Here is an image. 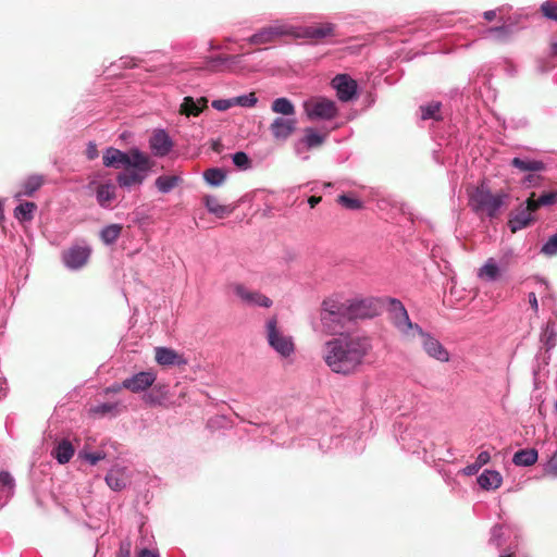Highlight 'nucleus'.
<instances>
[{
  "label": "nucleus",
  "mask_w": 557,
  "mask_h": 557,
  "mask_svg": "<svg viewBox=\"0 0 557 557\" xmlns=\"http://www.w3.org/2000/svg\"><path fill=\"white\" fill-rule=\"evenodd\" d=\"M500 557H513L512 554L502 555Z\"/></svg>",
  "instance_id": "nucleus-62"
},
{
  "label": "nucleus",
  "mask_w": 557,
  "mask_h": 557,
  "mask_svg": "<svg viewBox=\"0 0 557 557\" xmlns=\"http://www.w3.org/2000/svg\"><path fill=\"white\" fill-rule=\"evenodd\" d=\"M89 253L88 248L76 246L65 251L63 259L69 268L78 269L86 264Z\"/></svg>",
  "instance_id": "nucleus-19"
},
{
  "label": "nucleus",
  "mask_w": 557,
  "mask_h": 557,
  "mask_svg": "<svg viewBox=\"0 0 557 557\" xmlns=\"http://www.w3.org/2000/svg\"><path fill=\"white\" fill-rule=\"evenodd\" d=\"M479 276L487 281H495L499 276V269L494 261L490 258L485 264L479 270Z\"/></svg>",
  "instance_id": "nucleus-35"
},
{
  "label": "nucleus",
  "mask_w": 557,
  "mask_h": 557,
  "mask_svg": "<svg viewBox=\"0 0 557 557\" xmlns=\"http://www.w3.org/2000/svg\"><path fill=\"white\" fill-rule=\"evenodd\" d=\"M267 338L269 345L282 357H288L294 352L295 346L290 336L284 335L277 329V318L272 317L267 322Z\"/></svg>",
  "instance_id": "nucleus-5"
},
{
  "label": "nucleus",
  "mask_w": 557,
  "mask_h": 557,
  "mask_svg": "<svg viewBox=\"0 0 557 557\" xmlns=\"http://www.w3.org/2000/svg\"><path fill=\"white\" fill-rule=\"evenodd\" d=\"M37 209V205L35 202L25 201L22 202L14 209V216L20 222H29L34 218V212Z\"/></svg>",
  "instance_id": "nucleus-32"
},
{
  "label": "nucleus",
  "mask_w": 557,
  "mask_h": 557,
  "mask_svg": "<svg viewBox=\"0 0 557 557\" xmlns=\"http://www.w3.org/2000/svg\"><path fill=\"white\" fill-rule=\"evenodd\" d=\"M491 459L488 451H481L473 463V470H479L481 467L486 465Z\"/></svg>",
  "instance_id": "nucleus-48"
},
{
  "label": "nucleus",
  "mask_w": 557,
  "mask_h": 557,
  "mask_svg": "<svg viewBox=\"0 0 557 557\" xmlns=\"http://www.w3.org/2000/svg\"><path fill=\"white\" fill-rule=\"evenodd\" d=\"M322 200L321 196H311L308 199V203L311 208H314Z\"/></svg>",
  "instance_id": "nucleus-54"
},
{
  "label": "nucleus",
  "mask_w": 557,
  "mask_h": 557,
  "mask_svg": "<svg viewBox=\"0 0 557 557\" xmlns=\"http://www.w3.org/2000/svg\"><path fill=\"white\" fill-rule=\"evenodd\" d=\"M234 293L246 305L259 306L264 308H269L272 306V300L269 297L259 292L249 290L242 284L234 285Z\"/></svg>",
  "instance_id": "nucleus-15"
},
{
  "label": "nucleus",
  "mask_w": 557,
  "mask_h": 557,
  "mask_svg": "<svg viewBox=\"0 0 557 557\" xmlns=\"http://www.w3.org/2000/svg\"><path fill=\"white\" fill-rule=\"evenodd\" d=\"M343 309V305L335 300L326 299L323 301L321 322L326 333L338 334L348 329L349 320Z\"/></svg>",
  "instance_id": "nucleus-3"
},
{
  "label": "nucleus",
  "mask_w": 557,
  "mask_h": 557,
  "mask_svg": "<svg viewBox=\"0 0 557 557\" xmlns=\"http://www.w3.org/2000/svg\"><path fill=\"white\" fill-rule=\"evenodd\" d=\"M305 110L309 119L331 120L336 116L337 108L334 101L325 98H315L305 102Z\"/></svg>",
  "instance_id": "nucleus-9"
},
{
  "label": "nucleus",
  "mask_w": 557,
  "mask_h": 557,
  "mask_svg": "<svg viewBox=\"0 0 557 557\" xmlns=\"http://www.w3.org/2000/svg\"><path fill=\"white\" fill-rule=\"evenodd\" d=\"M74 455V447L71 442L63 440L61 441L53 451V456L60 463H66Z\"/></svg>",
  "instance_id": "nucleus-33"
},
{
  "label": "nucleus",
  "mask_w": 557,
  "mask_h": 557,
  "mask_svg": "<svg viewBox=\"0 0 557 557\" xmlns=\"http://www.w3.org/2000/svg\"><path fill=\"white\" fill-rule=\"evenodd\" d=\"M484 17L487 21H493L496 17V12L495 11H486L484 13Z\"/></svg>",
  "instance_id": "nucleus-56"
},
{
  "label": "nucleus",
  "mask_w": 557,
  "mask_h": 557,
  "mask_svg": "<svg viewBox=\"0 0 557 557\" xmlns=\"http://www.w3.org/2000/svg\"><path fill=\"white\" fill-rule=\"evenodd\" d=\"M555 335H556V334H555L554 330H553V329H550V327L547 325V327H546V330H545V332H544V335H543V336H544V338H545V343H546V345H549V346H554V345H555V343H554V341H555Z\"/></svg>",
  "instance_id": "nucleus-50"
},
{
  "label": "nucleus",
  "mask_w": 557,
  "mask_h": 557,
  "mask_svg": "<svg viewBox=\"0 0 557 557\" xmlns=\"http://www.w3.org/2000/svg\"><path fill=\"white\" fill-rule=\"evenodd\" d=\"M332 85L336 89L341 101H349L356 96L357 83L346 74L336 75L332 81Z\"/></svg>",
  "instance_id": "nucleus-13"
},
{
  "label": "nucleus",
  "mask_w": 557,
  "mask_h": 557,
  "mask_svg": "<svg viewBox=\"0 0 557 557\" xmlns=\"http://www.w3.org/2000/svg\"><path fill=\"white\" fill-rule=\"evenodd\" d=\"M478 483L483 490H496L502 484V475L494 470H484L478 478Z\"/></svg>",
  "instance_id": "nucleus-27"
},
{
  "label": "nucleus",
  "mask_w": 557,
  "mask_h": 557,
  "mask_svg": "<svg viewBox=\"0 0 557 557\" xmlns=\"http://www.w3.org/2000/svg\"><path fill=\"white\" fill-rule=\"evenodd\" d=\"M173 146L172 139L163 129L154 131L149 139V148L156 157L166 156Z\"/></svg>",
  "instance_id": "nucleus-17"
},
{
  "label": "nucleus",
  "mask_w": 557,
  "mask_h": 557,
  "mask_svg": "<svg viewBox=\"0 0 557 557\" xmlns=\"http://www.w3.org/2000/svg\"><path fill=\"white\" fill-rule=\"evenodd\" d=\"M540 12L544 17L557 22V2L553 0L544 1L540 7Z\"/></svg>",
  "instance_id": "nucleus-39"
},
{
  "label": "nucleus",
  "mask_w": 557,
  "mask_h": 557,
  "mask_svg": "<svg viewBox=\"0 0 557 557\" xmlns=\"http://www.w3.org/2000/svg\"><path fill=\"white\" fill-rule=\"evenodd\" d=\"M203 176L207 183L212 186L221 185L226 177L221 169H209L205 172Z\"/></svg>",
  "instance_id": "nucleus-38"
},
{
  "label": "nucleus",
  "mask_w": 557,
  "mask_h": 557,
  "mask_svg": "<svg viewBox=\"0 0 557 557\" xmlns=\"http://www.w3.org/2000/svg\"><path fill=\"white\" fill-rule=\"evenodd\" d=\"M0 485L7 487L10 492L14 488V479L8 471L0 472Z\"/></svg>",
  "instance_id": "nucleus-46"
},
{
  "label": "nucleus",
  "mask_w": 557,
  "mask_h": 557,
  "mask_svg": "<svg viewBox=\"0 0 557 557\" xmlns=\"http://www.w3.org/2000/svg\"><path fill=\"white\" fill-rule=\"evenodd\" d=\"M122 388H124L123 383L121 385L115 384V385H112L111 387H108L107 393H119V392H121Z\"/></svg>",
  "instance_id": "nucleus-55"
},
{
  "label": "nucleus",
  "mask_w": 557,
  "mask_h": 557,
  "mask_svg": "<svg viewBox=\"0 0 557 557\" xmlns=\"http://www.w3.org/2000/svg\"><path fill=\"white\" fill-rule=\"evenodd\" d=\"M539 454L534 448L521 449L515 453L512 462L516 466L529 467L537 461Z\"/></svg>",
  "instance_id": "nucleus-31"
},
{
  "label": "nucleus",
  "mask_w": 557,
  "mask_h": 557,
  "mask_svg": "<svg viewBox=\"0 0 557 557\" xmlns=\"http://www.w3.org/2000/svg\"><path fill=\"white\" fill-rule=\"evenodd\" d=\"M294 38H307L321 40L325 37L335 36V25L332 23H319L304 27H294Z\"/></svg>",
  "instance_id": "nucleus-10"
},
{
  "label": "nucleus",
  "mask_w": 557,
  "mask_h": 557,
  "mask_svg": "<svg viewBox=\"0 0 557 557\" xmlns=\"http://www.w3.org/2000/svg\"><path fill=\"white\" fill-rule=\"evenodd\" d=\"M46 178L41 174H32L21 184V189L16 193L15 197L23 196L32 197L45 184Z\"/></svg>",
  "instance_id": "nucleus-23"
},
{
  "label": "nucleus",
  "mask_w": 557,
  "mask_h": 557,
  "mask_svg": "<svg viewBox=\"0 0 557 557\" xmlns=\"http://www.w3.org/2000/svg\"><path fill=\"white\" fill-rule=\"evenodd\" d=\"M103 164L109 168H138L140 170H151L154 164L148 154L138 149H131L123 152L116 148H108L102 156Z\"/></svg>",
  "instance_id": "nucleus-2"
},
{
  "label": "nucleus",
  "mask_w": 557,
  "mask_h": 557,
  "mask_svg": "<svg viewBox=\"0 0 557 557\" xmlns=\"http://www.w3.org/2000/svg\"><path fill=\"white\" fill-rule=\"evenodd\" d=\"M236 57L232 55H218L209 60V66L212 71H220L221 66L228 61L234 62Z\"/></svg>",
  "instance_id": "nucleus-41"
},
{
  "label": "nucleus",
  "mask_w": 557,
  "mask_h": 557,
  "mask_svg": "<svg viewBox=\"0 0 557 557\" xmlns=\"http://www.w3.org/2000/svg\"><path fill=\"white\" fill-rule=\"evenodd\" d=\"M466 472H467L468 474H473V473L478 472V470H473V465H470V466H468V467L466 468Z\"/></svg>",
  "instance_id": "nucleus-60"
},
{
  "label": "nucleus",
  "mask_w": 557,
  "mask_h": 557,
  "mask_svg": "<svg viewBox=\"0 0 557 557\" xmlns=\"http://www.w3.org/2000/svg\"><path fill=\"white\" fill-rule=\"evenodd\" d=\"M337 202L350 210H359L362 208V202L359 199L351 198L347 195H339L337 197Z\"/></svg>",
  "instance_id": "nucleus-40"
},
{
  "label": "nucleus",
  "mask_w": 557,
  "mask_h": 557,
  "mask_svg": "<svg viewBox=\"0 0 557 557\" xmlns=\"http://www.w3.org/2000/svg\"><path fill=\"white\" fill-rule=\"evenodd\" d=\"M127 546L131 548V545H129V544L121 545V548H120V557H126V548H127Z\"/></svg>",
  "instance_id": "nucleus-58"
},
{
  "label": "nucleus",
  "mask_w": 557,
  "mask_h": 557,
  "mask_svg": "<svg viewBox=\"0 0 557 557\" xmlns=\"http://www.w3.org/2000/svg\"><path fill=\"white\" fill-rule=\"evenodd\" d=\"M146 401L149 403V404H160L159 401H157V399L152 396V395H148L147 398H146Z\"/></svg>",
  "instance_id": "nucleus-59"
},
{
  "label": "nucleus",
  "mask_w": 557,
  "mask_h": 557,
  "mask_svg": "<svg viewBox=\"0 0 557 557\" xmlns=\"http://www.w3.org/2000/svg\"><path fill=\"white\" fill-rule=\"evenodd\" d=\"M208 108V99L200 97L195 100L193 97L187 96L183 99L180 108V113L186 116H198L205 109Z\"/></svg>",
  "instance_id": "nucleus-21"
},
{
  "label": "nucleus",
  "mask_w": 557,
  "mask_h": 557,
  "mask_svg": "<svg viewBox=\"0 0 557 557\" xmlns=\"http://www.w3.org/2000/svg\"><path fill=\"white\" fill-rule=\"evenodd\" d=\"M293 32L294 26L283 23H275L273 25H269L259 29L256 34L248 38V42L252 45L271 44L282 36L293 37Z\"/></svg>",
  "instance_id": "nucleus-7"
},
{
  "label": "nucleus",
  "mask_w": 557,
  "mask_h": 557,
  "mask_svg": "<svg viewBox=\"0 0 557 557\" xmlns=\"http://www.w3.org/2000/svg\"><path fill=\"white\" fill-rule=\"evenodd\" d=\"M157 375L153 371H143L123 381V387L133 393H139L148 389L156 381Z\"/></svg>",
  "instance_id": "nucleus-12"
},
{
  "label": "nucleus",
  "mask_w": 557,
  "mask_h": 557,
  "mask_svg": "<svg viewBox=\"0 0 557 557\" xmlns=\"http://www.w3.org/2000/svg\"><path fill=\"white\" fill-rule=\"evenodd\" d=\"M372 345L367 337L345 336L326 342L323 346V359L335 373H354L371 351Z\"/></svg>",
  "instance_id": "nucleus-1"
},
{
  "label": "nucleus",
  "mask_w": 557,
  "mask_h": 557,
  "mask_svg": "<svg viewBox=\"0 0 557 557\" xmlns=\"http://www.w3.org/2000/svg\"><path fill=\"white\" fill-rule=\"evenodd\" d=\"M506 197V194L493 195L482 185L471 195V202L475 211L486 212L488 216L494 218Z\"/></svg>",
  "instance_id": "nucleus-4"
},
{
  "label": "nucleus",
  "mask_w": 557,
  "mask_h": 557,
  "mask_svg": "<svg viewBox=\"0 0 557 557\" xmlns=\"http://www.w3.org/2000/svg\"><path fill=\"white\" fill-rule=\"evenodd\" d=\"M127 171L121 172L116 176V182L121 187H131L140 185L150 170H140L138 168H128Z\"/></svg>",
  "instance_id": "nucleus-20"
},
{
  "label": "nucleus",
  "mask_w": 557,
  "mask_h": 557,
  "mask_svg": "<svg viewBox=\"0 0 557 557\" xmlns=\"http://www.w3.org/2000/svg\"><path fill=\"white\" fill-rule=\"evenodd\" d=\"M271 109L274 113L282 114V117H295L296 108L294 103L287 98H277L272 104Z\"/></svg>",
  "instance_id": "nucleus-28"
},
{
  "label": "nucleus",
  "mask_w": 557,
  "mask_h": 557,
  "mask_svg": "<svg viewBox=\"0 0 557 557\" xmlns=\"http://www.w3.org/2000/svg\"><path fill=\"white\" fill-rule=\"evenodd\" d=\"M117 405L116 404H101L95 406L90 409V411L95 414L104 416L108 413L115 412Z\"/></svg>",
  "instance_id": "nucleus-44"
},
{
  "label": "nucleus",
  "mask_w": 557,
  "mask_h": 557,
  "mask_svg": "<svg viewBox=\"0 0 557 557\" xmlns=\"http://www.w3.org/2000/svg\"><path fill=\"white\" fill-rule=\"evenodd\" d=\"M84 458L89 461L90 465L95 466L98 461L106 458V454L102 451L86 453Z\"/></svg>",
  "instance_id": "nucleus-49"
},
{
  "label": "nucleus",
  "mask_w": 557,
  "mask_h": 557,
  "mask_svg": "<svg viewBox=\"0 0 557 557\" xmlns=\"http://www.w3.org/2000/svg\"><path fill=\"white\" fill-rule=\"evenodd\" d=\"M181 182V177L176 175L171 176H159L156 180V186L161 193H169L175 188Z\"/></svg>",
  "instance_id": "nucleus-36"
},
{
  "label": "nucleus",
  "mask_w": 557,
  "mask_h": 557,
  "mask_svg": "<svg viewBox=\"0 0 557 557\" xmlns=\"http://www.w3.org/2000/svg\"><path fill=\"white\" fill-rule=\"evenodd\" d=\"M137 557H159V555L150 549L144 548L138 553Z\"/></svg>",
  "instance_id": "nucleus-53"
},
{
  "label": "nucleus",
  "mask_w": 557,
  "mask_h": 557,
  "mask_svg": "<svg viewBox=\"0 0 557 557\" xmlns=\"http://www.w3.org/2000/svg\"><path fill=\"white\" fill-rule=\"evenodd\" d=\"M304 137L300 143L306 146L307 149H312L320 147L324 144L326 134H320L312 127H307L304 129Z\"/></svg>",
  "instance_id": "nucleus-29"
},
{
  "label": "nucleus",
  "mask_w": 557,
  "mask_h": 557,
  "mask_svg": "<svg viewBox=\"0 0 557 557\" xmlns=\"http://www.w3.org/2000/svg\"><path fill=\"white\" fill-rule=\"evenodd\" d=\"M97 156H98V150H97L96 145L90 144L87 149L88 159L92 160V159L97 158Z\"/></svg>",
  "instance_id": "nucleus-52"
},
{
  "label": "nucleus",
  "mask_w": 557,
  "mask_h": 557,
  "mask_svg": "<svg viewBox=\"0 0 557 557\" xmlns=\"http://www.w3.org/2000/svg\"><path fill=\"white\" fill-rule=\"evenodd\" d=\"M156 355L154 359L158 364L163 367H172V366H185L187 363L186 359L183 355H180L172 348L168 347H157L154 349Z\"/></svg>",
  "instance_id": "nucleus-18"
},
{
  "label": "nucleus",
  "mask_w": 557,
  "mask_h": 557,
  "mask_svg": "<svg viewBox=\"0 0 557 557\" xmlns=\"http://www.w3.org/2000/svg\"><path fill=\"white\" fill-rule=\"evenodd\" d=\"M529 304H530L531 308L534 310V312H537L539 302H537L536 295L534 293L529 294Z\"/></svg>",
  "instance_id": "nucleus-51"
},
{
  "label": "nucleus",
  "mask_w": 557,
  "mask_h": 557,
  "mask_svg": "<svg viewBox=\"0 0 557 557\" xmlns=\"http://www.w3.org/2000/svg\"><path fill=\"white\" fill-rule=\"evenodd\" d=\"M491 32H496V33L504 34V35L508 34L506 27H504V26L491 28Z\"/></svg>",
  "instance_id": "nucleus-57"
},
{
  "label": "nucleus",
  "mask_w": 557,
  "mask_h": 557,
  "mask_svg": "<svg viewBox=\"0 0 557 557\" xmlns=\"http://www.w3.org/2000/svg\"><path fill=\"white\" fill-rule=\"evenodd\" d=\"M297 129L296 117H275L270 124V131L275 141H286Z\"/></svg>",
  "instance_id": "nucleus-11"
},
{
  "label": "nucleus",
  "mask_w": 557,
  "mask_h": 557,
  "mask_svg": "<svg viewBox=\"0 0 557 557\" xmlns=\"http://www.w3.org/2000/svg\"><path fill=\"white\" fill-rule=\"evenodd\" d=\"M510 164L522 172H530V174L524 176L522 181L525 187L532 188L541 185L543 177L536 173L546 170V164L543 161L534 159L513 158Z\"/></svg>",
  "instance_id": "nucleus-6"
},
{
  "label": "nucleus",
  "mask_w": 557,
  "mask_h": 557,
  "mask_svg": "<svg viewBox=\"0 0 557 557\" xmlns=\"http://www.w3.org/2000/svg\"><path fill=\"white\" fill-rule=\"evenodd\" d=\"M126 557H129V547L126 548Z\"/></svg>",
  "instance_id": "nucleus-63"
},
{
  "label": "nucleus",
  "mask_w": 557,
  "mask_h": 557,
  "mask_svg": "<svg viewBox=\"0 0 557 557\" xmlns=\"http://www.w3.org/2000/svg\"><path fill=\"white\" fill-rule=\"evenodd\" d=\"M416 335L421 337L422 347L430 357L442 362H446L449 360L448 351L436 338H434L428 333H424L422 330L421 333H416Z\"/></svg>",
  "instance_id": "nucleus-14"
},
{
  "label": "nucleus",
  "mask_w": 557,
  "mask_h": 557,
  "mask_svg": "<svg viewBox=\"0 0 557 557\" xmlns=\"http://www.w3.org/2000/svg\"><path fill=\"white\" fill-rule=\"evenodd\" d=\"M96 197L99 206L109 207L115 199V186L112 183L99 184L96 187Z\"/></svg>",
  "instance_id": "nucleus-25"
},
{
  "label": "nucleus",
  "mask_w": 557,
  "mask_h": 557,
  "mask_svg": "<svg viewBox=\"0 0 557 557\" xmlns=\"http://www.w3.org/2000/svg\"><path fill=\"white\" fill-rule=\"evenodd\" d=\"M391 313L393 323L406 336L416 337V333H421V327L410 321L407 310L399 300L391 301Z\"/></svg>",
  "instance_id": "nucleus-8"
},
{
  "label": "nucleus",
  "mask_w": 557,
  "mask_h": 557,
  "mask_svg": "<svg viewBox=\"0 0 557 557\" xmlns=\"http://www.w3.org/2000/svg\"><path fill=\"white\" fill-rule=\"evenodd\" d=\"M346 315L348 317L349 323L372 318L375 314V309L370 302L366 300L355 301L351 304H342Z\"/></svg>",
  "instance_id": "nucleus-16"
},
{
  "label": "nucleus",
  "mask_w": 557,
  "mask_h": 557,
  "mask_svg": "<svg viewBox=\"0 0 557 557\" xmlns=\"http://www.w3.org/2000/svg\"><path fill=\"white\" fill-rule=\"evenodd\" d=\"M441 102H437V101H432L425 106H421L420 107V112H421V119L422 120H435V121H440L442 120V116H441Z\"/></svg>",
  "instance_id": "nucleus-34"
},
{
  "label": "nucleus",
  "mask_w": 557,
  "mask_h": 557,
  "mask_svg": "<svg viewBox=\"0 0 557 557\" xmlns=\"http://www.w3.org/2000/svg\"><path fill=\"white\" fill-rule=\"evenodd\" d=\"M554 409H555V411L557 412V401H556V403H555V405H554Z\"/></svg>",
  "instance_id": "nucleus-64"
},
{
  "label": "nucleus",
  "mask_w": 557,
  "mask_h": 557,
  "mask_svg": "<svg viewBox=\"0 0 557 557\" xmlns=\"http://www.w3.org/2000/svg\"><path fill=\"white\" fill-rule=\"evenodd\" d=\"M529 210H537L541 207L550 206L557 202V190L542 194L536 198L535 193H531L528 197Z\"/></svg>",
  "instance_id": "nucleus-26"
},
{
  "label": "nucleus",
  "mask_w": 557,
  "mask_h": 557,
  "mask_svg": "<svg viewBox=\"0 0 557 557\" xmlns=\"http://www.w3.org/2000/svg\"><path fill=\"white\" fill-rule=\"evenodd\" d=\"M554 52L557 55V42L554 45Z\"/></svg>",
  "instance_id": "nucleus-61"
},
{
  "label": "nucleus",
  "mask_w": 557,
  "mask_h": 557,
  "mask_svg": "<svg viewBox=\"0 0 557 557\" xmlns=\"http://www.w3.org/2000/svg\"><path fill=\"white\" fill-rule=\"evenodd\" d=\"M258 99L253 92L234 98V104L242 107H253Z\"/></svg>",
  "instance_id": "nucleus-43"
},
{
  "label": "nucleus",
  "mask_w": 557,
  "mask_h": 557,
  "mask_svg": "<svg viewBox=\"0 0 557 557\" xmlns=\"http://www.w3.org/2000/svg\"><path fill=\"white\" fill-rule=\"evenodd\" d=\"M122 226L120 224H111L101 231V239L106 244H113L120 236Z\"/></svg>",
  "instance_id": "nucleus-37"
},
{
  "label": "nucleus",
  "mask_w": 557,
  "mask_h": 557,
  "mask_svg": "<svg viewBox=\"0 0 557 557\" xmlns=\"http://www.w3.org/2000/svg\"><path fill=\"white\" fill-rule=\"evenodd\" d=\"M205 203L209 212L222 219L232 213L233 208L230 206L221 205L219 199L214 196H206Z\"/></svg>",
  "instance_id": "nucleus-30"
},
{
  "label": "nucleus",
  "mask_w": 557,
  "mask_h": 557,
  "mask_svg": "<svg viewBox=\"0 0 557 557\" xmlns=\"http://www.w3.org/2000/svg\"><path fill=\"white\" fill-rule=\"evenodd\" d=\"M527 207L520 209L515 215H512L508 222V225L512 233L520 231L527 226H529L532 221V212L535 210H529V199L525 201Z\"/></svg>",
  "instance_id": "nucleus-22"
},
{
  "label": "nucleus",
  "mask_w": 557,
  "mask_h": 557,
  "mask_svg": "<svg viewBox=\"0 0 557 557\" xmlns=\"http://www.w3.org/2000/svg\"><path fill=\"white\" fill-rule=\"evenodd\" d=\"M541 251L548 257L557 255V233L549 237V239L543 245Z\"/></svg>",
  "instance_id": "nucleus-42"
},
{
  "label": "nucleus",
  "mask_w": 557,
  "mask_h": 557,
  "mask_svg": "<svg viewBox=\"0 0 557 557\" xmlns=\"http://www.w3.org/2000/svg\"><path fill=\"white\" fill-rule=\"evenodd\" d=\"M106 482L113 491H122L128 482L126 470L121 467H113L106 475Z\"/></svg>",
  "instance_id": "nucleus-24"
},
{
  "label": "nucleus",
  "mask_w": 557,
  "mask_h": 557,
  "mask_svg": "<svg viewBox=\"0 0 557 557\" xmlns=\"http://www.w3.org/2000/svg\"><path fill=\"white\" fill-rule=\"evenodd\" d=\"M234 104V99H219L212 101V107L219 111H225Z\"/></svg>",
  "instance_id": "nucleus-47"
},
{
  "label": "nucleus",
  "mask_w": 557,
  "mask_h": 557,
  "mask_svg": "<svg viewBox=\"0 0 557 557\" xmlns=\"http://www.w3.org/2000/svg\"><path fill=\"white\" fill-rule=\"evenodd\" d=\"M233 162L239 169H247L250 165L248 156L243 151H238L233 154Z\"/></svg>",
  "instance_id": "nucleus-45"
}]
</instances>
